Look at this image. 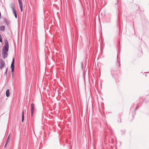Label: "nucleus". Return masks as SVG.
Instances as JSON below:
<instances>
[{
	"instance_id": "nucleus-1",
	"label": "nucleus",
	"mask_w": 149,
	"mask_h": 149,
	"mask_svg": "<svg viewBox=\"0 0 149 149\" xmlns=\"http://www.w3.org/2000/svg\"><path fill=\"white\" fill-rule=\"evenodd\" d=\"M5 45L3 46V49L6 51V52H8L9 49V45L8 41L7 39L5 40Z\"/></svg>"
},
{
	"instance_id": "nucleus-2",
	"label": "nucleus",
	"mask_w": 149,
	"mask_h": 149,
	"mask_svg": "<svg viewBox=\"0 0 149 149\" xmlns=\"http://www.w3.org/2000/svg\"><path fill=\"white\" fill-rule=\"evenodd\" d=\"M31 117L32 118L33 116V114L34 113V111L35 110V105L33 103H31Z\"/></svg>"
},
{
	"instance_id": "nucleus-3",
	"label": "nucleus",
	"mask_w": 149,
	"mask_h": 149,
	"mask_svg": "<svg viewBox=\"0 0 149 149\" xmlns=\"http://www.w3.org/2000/svg\"><path fill=\"white\" fill-rule=\"evenodd\" d=\"M5 65V64L4 60L1 59L0 60V69H2Z\"/></svg>"
},
{
	"instance_id": "nucleus-4",
	"label": "nucleus",
	"mask_w": 149,
	"mask_h": 149,
	"mask_svg": "<svg viewBox=\"0 0 149 149\" xmlns=\"http://www.w3.org/2000/svg\"><path fill=\"white\" fill-rule=\"evenodd\" d=\"M2 55L3 58V59H5L8 56V52H5L4 50H3V49H2Z\"/></svg>"
},
{
	"instance_id": "nucleus-5",
	"label": "nucleus",
	"mask_w": 149,
	"mask_h": 149,
	"mask_svg": "<svg viewBox=\"0 0 149 149\" xmlns=\"http://www.w3.org/2000/svg\"><path fill=\"white\" fill-rule=\"evenodd\" d=\"M19 6L20 8V9L21 10V11L22 12L23 11V6H22V0H18Z\"/></svg>"
},
{
	"instance_id": "nucleus-6",
	"label": "nucleus",
	"mask_w": 149,
	"mask_h": 149,
	"mask_svg": "<svg viewBox=\"0 0 149 149\" xmlns=\"http://www.w3.org/2000/svg\"><path fill=\"white\" fill-rule=\"evenodd\" d=\"M14 59L13 58V61L11 64V68L12 69V72H13L14 71Z\"/></svg>"
},
{
	"instance_id": "nucleus-7",
	"label": "nucleus",
	"mask_w": 149,
	"mask_h": 149,
	"mask_svg": "<svg viewBox=\"0 0 149 149\" xmlns=\"http://www.w3.org/2000/svg\"><path fill=\"white\" fill-rule=\"evenodd\" d=\"M10 6L12 10H15V4L13 3H12L10 4Z\"/></svg>"
},
{
	"instance_id": "nucleus-8",
	"label": "nucleus",
	"mask_w": 149,
	"mask_h": 149,
	"mask_svg": "<svg viewBox=\"0 0 149 149\" xmlns=\"http://www.w3.org/2000/svg\"><path fill=\"white\" fill-rule=\"evenodd\" d=\"M6 96L7 97H8L10 96V91L9 89L7 90L6 93Z\"/></svg>"
},
{
	"instance_id": "nucleus-9",
	"label": "nucleus",
	"mask_w": 149,
	"mask_h": 149,
	"mask_svg": "<svg viewBox=\"0 0 149 149\" xmlns=\"http://www.w3.org/2000/svg\"><path fill=\"white\" fill-rule=\"evenodd\" d=\"M4 20L7 25H8L9 24V22L8 20L7 19L4 18Z\"/></svg>"
},
{
	"instance_id": "nucleus-10",
	"label": "nucleus",
	"mask_w": 149,
	"mask_h": 149,
	"mask_svg": "<svg viewBox=\"0 0 149 149\" xmlns=\"http://www.w3.org/2000/svg\"><path fill=\"white\" fill-rule=\"evenodd\" d=\"M5 29V26H1L0 27V30L1 31H4Z\"/></svg>"
},
{
	"instance_id": "nucleus-11",
	"label": "nucleus",
	"mask_w": 149,
	"mask_h": 149,
	"mask_svg": "<svg viewBox=\"0 0 149 149\" xmlns=\"http://www.w3.org/2000/svg\"><path fill=\"white\" fill-rule=\"evenodd\" d=\"M24 111L23 110L22 112V122H23L24 120Z\"/></svg>"
},
{
	"instance_id": "nucleus-12",
	"label": "nucleus",
	"mask_w": 149,
	"mask_h": 149,
	"mask_svg": "<svg viewBox=\"0 0 149 149\" xmlns=\"http://www.w3.org/2000/svg\"><path fill=\"white\" fill-rule=\"evenodd\" d=\"M13 13L14 15H17V12L15 10H12Z\"/></svg>"
},
{
	"instance_id": "nucleus-13",
	"label": "nucleus",
	"mask_w": 149,
	"mask_h": 149,
	"mask_svg": "<svg viewBox=\"0 0 149 149\" xmlns=\"http://www.w3.org/2000/svg\"><path fill=\"white\" fill-rule=\"evenodd\" d=\"M10 134L8 137L7 139V141H6L7 143L8 142L10 141L9 137L10 136Z\"/></svg>"
},
{
	"instance_id": "nucleus-14",
	"label": "nucleus",
	"mask_w": 149,
	"mask_h": 149,
	"mask_svg": "<svg viewBox=\"0 0 149 149\" xmlns=\"http://www.w3.org/2000/svg\"><path fill=\"white\" fill-rule=\"evenodd\" d=\"M81 67L82 69H83V62H81Z\"/></svg>"
},
{
	"instance_id": "nucleus-15",
	"label": "nucleus",
	"mask_w": 149,
	"mask_h": 149,
	"mask_svg": "<svg viewBox=\"0 0 149 149\" xmlns=\"http://www.w3.org/2000/svg\"><path fill=\"white\" fill-rule=\"evenodd\" d=\"M2 37L0 34V42H2Z\"/></svg>"
},
{
	"instance_id": "nucleus-16",
	"label": "nucleus",
	"mask_w": 149,
	"mask_h": 149,
	"mask_svg": "<svg viewBox=\"0 0 149 149\" xmlns=\"http://www.w3.org/2000/svg\"><path fill=\"white\" fill-rule=\"evenodd\" d=\"M115 71V70H114V69H113L111 71V73L113 74V73Z\"/></svg>"
},
{
	"instance_id": "nucleus-17",
	"label": "nucleus",
	"mask_w": 149,
	"mask_h": 149,
	"mask_svg": "<svg viewBox=\"0 0 149 149\" xmlns=\"http://www.w3.org/2000/svg\"><path fill=\"white\" fill-rule=\"evenodd\" d=\"M4 74L6 75H7V69H6V71L5 72Z\"/></svg>"
},
{
	"instance_id": "nucleus-18",
	"label": "nucleus",
	"mask_w": 149,
	"mask_h": 149,
	"mask_svg": "<svg viewBox=\"0 0 149 149\" xmlns=\"http://www.w3.org/2000/svg\"><path fill=\"white\" fill-rule=\"evenodd\" d=\"M15 17V18H17V15H14Z\"/></svg>"
},
{
	"instance_id": "nucleus-19",
	"label": "nucleus",
	"mask_w": 149,
	"mask_h": 149,
	"mask_svg": "<svg viewBox=\"0 0 149 149\" xmlns=\"http://www.w3.org/2000/svg\"><path fill=\"white\" fill-rule=\"evenodd\" d=\"M7 142H6V143L5 144V147L6 146V145H7Z\"/></svg>"
},
{
	"instance_id": "nucleus-20",
	"label": "nucleus",
	"mask_w": 149,
	"mask_h": 149,
	"mask_svg": "<svg viewBox=\"0 0 149 149\" xmlns=\"http://www.w3.org/2000/svg\"><path fill=\"white\" fill-rule=\"evenodd\" d=\"M138 108V106H137L136 107V110Z\"/></svg>"
}]
</instances>
